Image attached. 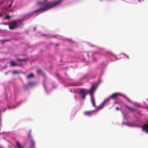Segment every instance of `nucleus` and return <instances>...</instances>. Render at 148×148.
<instances>
[{
	"instance_id": "obj_30",
	"label": "nucleus",
	"mask_w": 148,
	"mask_h": 148,
	"mask_svg": "<svg viewBox=\"0 0 148 148\" xmlns=\"http://www.w3.org/2000/svg\"><path fill=\"white\" fill-rule=\"evenodd\" d=\"M5 109H4V111H5Z\"/></svg>"
},
{
	"instance_id": "obj_4",
	"label": "nucleus",
	"mask_w": 148,
	"mask_h": 148,
	"mask_svg": "<svg viewBox=\"0 0 148 148\" xmlns=\"http://www.w3.org/2000/svg\"><path fill=\"white\" fill-rule=\"evenodd\" d=\"M88 92H86V90H85L83 89H81L79 91V93L81 95L82 98L83 99H85L86 96Z\"/></svg>"
},
{
	"instance_id": "obj_31",
	"label": "nucleus",
	"mask_w": 148,
	"mask_h": 148,
	"mask_svg": "<svg viewBox=\"0 0 148 148\" xmlns=\"http://www.w3.org/2000/svg\"><path fill=\"white\" fill-rule=\"evenodd\" d=\"M1 16V15H0V17Z\"/></svg>"
},
{
	"instance_id": "obj_20",
	"label": "nucleus",
	"mask_w": 148,
	"mask_h": 148,
	"mask_svg": "<svg viewBox=\"0 0 148 148\" xmlns=\"http://www.w3.org/2000/svg\"><path fill=\"white\" fill-rule=\"evenodd\" d=\"M23 21V20H21V19H19V20H18V21L17 22L21 23Z\"/></svg>"
},
{
	"instance_id": "obj_27",
	"label": "nucleus",
	"mask_w": 148,
	"mask_h": 148,
	"mask_svg": "<svg viewBox=\"0 0 148 148\" xmlns=\"http://www.w3.org/2000/svg\"><path fill=\"white\" fill-rule=\"evenodd\" d=\"M126 56L127 57L128 59H129V56Z\"/></svg>"
},
{
	"instance_id": "obj_10",
	"label": "nucleus",
	"mask_w": 148,
	"mask_h": 148,
	"mask_svg": "<svg viewBox=\"0 0 148 148\" xmlns=\"http://www.w3.org/2000/svg\"><path fill=\"white\" fill-rule=\"evenodd\" d=\"M10 65L11 66H14L17 65V64L15 62L12 61L10 63Z\"/></svg>"
},
{
	"instance_id": "obj_3",
	"label": "nucleus",
	"mask_w": 148,
	"mask_h": 148,
	"mask_svg": "<svg viewBox=\"0 0 148 148\" xmlns=\"http://www.w3.org/2000/svg\"><path fill=\"white\" fill-rule=\"evenodd\" d=\"M20 26L17 25V22L16 21H13L9 25V28L10 29H13Z\"/></svg>"
},
{
	"instance_id": "obj_25",
	"label": "nucleus",
	"mask_w": 148,
	"mask_h": 148,
	"mask_svg": "<svg viewBox=\"0 0 148 148\" xmlns=\"http://www.w3.org/2000/svg\"><path fill=\"white\" fill-rule=\"evenodd\" d=\"M116 110H118L119 109V108L118 107H116Z\"/></svg>"
},
{
	"instance_id": "obj_8",
	"label": "nucleus",
	"mask_w": 148,
	"mask_h": 148,
	"mask_svg": "<svg viewBox=\"0 0 148 148\" xmlns=\"http://www.w3.org/2000/svg\"><path fill=\"white\" fill-rule=\"evenodd\" d=\"M36 83L35 82H29L27 84V85L28 86H34Z\"/></svg>"
},
{
	"instance_id": "obj_7",
	"label": "nucleus",
	"mask_w": 148,
	"mask_h": 148,
	"mask_svg": "<svg viewBox=\"0 0 148 148\" xmlns=\"http://www.w3.org/2000/svg\"><path fill=\"white\" fill-rule=\"evenodd\" d=\"M93 111H87L84 112V114L87 116H90L92 114Z\"/></svg>"
},
{
	"instance_id": "obj_26",
	"label": "nucleus",
	"mask_w": 148,
	"mask_h": 148,
	"mask_svg": "<svg viewBox=\"0 0 148 148\" xmlns=\"http://www.w3.org/2000/svg\"><path fill=\"white\" fill-rule=\"evenodd\" d=\"M122 96L124 98H127L125 96H124V95H122Z\"/></svg>"
},
{
	"instance_id": "obj_29",
	"label": "nucleus",
	"mask_w": 148,
	"mask_h": 148,
	"mask_svg": "<svg viewBox=\"0 0 148 148\" xmlns=\"http://www.w3.org/2000/svg\"><path fill=\"white\" fill-rule=\"evenodd\" d=\"M4 25H7V24H6V23H4Z\"/></svg>"
},
{
	"instance_id": "obj_22",
	"label": "nucleus",
	"mask_w": 148,
	"mask_h": 148,
	"mask_svg": "<svg viewBox=\"0 0 148 148\" xmlns=\"http://www.w3.org/2000/svg\"><path fill=\"white\" fill-rule=\"evenodd\" d=\"M1 40L3 41L4 42H6L10 41L9 40H7V39H4L3 40Z\"/></svg>"
},
{
	"instance_id": "obj_18",
	"label": "nucleus",
	"mask_w": 148,
	"mask_h": 148,
	"mask_svg": "<svg viewBox=\"0 0 148 148\" xmlns=\"http://www.w3.org/2000/svg\"><path fill=\"white\" fill-rule=\"evenodd\" d=\"M12 16H10L9 15H7L4 18V19H8L11 18Z\"/></svg>"
},
{
	"instance_id": "obj_24",
	"label": "nucleus",
	"mask_w": 148,
	"mask_h": 148,
	"mask_svg": "<svg viewBox=\"0 0 148 148\" xmlns=\"http://www.w3.org/2000/svg\"><path fill=\"white\" fill-rule=\"evenodd\" d=\"M126 99H127V100L128 101H129V102H130V100L129 99H128V98L127 97V98H126Z\"/></svg>"
},
{
	"instance_id": "obj_1",
	"label": "nucleus",
	"mask_w": 148,
	"mask_h": 148,
	"mask_svg": "<svg viewBox=\"0 0 148 148\" xmlns=\"http://www.w3.org/2000/svg\"><path fill=\"white\" fill-rule=\"evenodd\" d=\"M61 2V1H56L53 2H47V0H44L43 1H38L37 2V3L39 5H42L43 7L36 10L34 12L29 14V15L31 16L35 13L38 12L42 13L47 11L57 5Z\"/></svg>"
},
{
	"instance_id": "obj_19",
	"label": "nucleus",
	"mask_w": 148,
	"mask_h": 148,
	"mask_svg": "<svg viewBox=\"0 0 148 148\" xmlns=\"http://www.w3.org/2000/svg\"><path fill=\"white\" fill-rule=\"evenodd\" d=\"M12 73L14 75L17 74H18V72L16 71H13V72H12Z\"/></svg>"
},
{
	"instance_id": "obj_15",
	"label": "nucleus",
	"mask_w": 148,
	"mask_h": 148,
	"mask_svg": "<svg viewBox=\"0 0 148 148\" xmlns=\"http://www.w3.org/2000/svg\"><path fill=\"white\" fill-rule=\"evenodd\" d=\"M16 145L17 147L18 148H23V147L20 144L19 142H17L16 143Z\"/></svg>"
},
{
	"instance_id": "obj_2",
	"label": "nucleus",
	"mask_w": 148,
	"mask_h": 148,
	"mask_svg": "<svg viewBox=\"0 0 148 148\" xmlns=\"http://www.w3.org/2000/svg\"><path fill=\"white\" fill-rule=\"evenodd\" d=\"M95 90V86L94 84H93L92 86H91L90 90H86V92H89V94L90 95L91 101L92 104L93 106L94 107H95L96 106L95 104V101L92 96V94L94 93Z\"/></svg>"
},
{
	"instance_id": "obj_6",
	"label": "nucleus",
	"mask_w": 148,
	"mask_h": 148,
	"mask_svg": "<svg viewBox=\"0 0 148 148\" xmlns=\"http://www.w3.org/2000/svg\"><path fill=\"white\" fill-rule=\"evenodd\" d=\"M142 128L147 133H148V125L144 124Z\"/></svg>"
},
{
	"instance_id": "obj_16",
	"label": "nucleus",
	"mask_w": 148,
	"mask_h": 148,
	"mask_svg": "<svg viewBox=\"0 0 148 148\" xmlns=\"http://www.w3.org/2000/svg\"><path fill=\"white\" fill-rule=\"evenodd\" d=\"M31 130H30V133L28 134V137L29 138V139L30 140H31V139H33L32 138L31 136Z\"/></svg>"
},
{
	"instance_id": "obj_21",
	"label": "nucleus",
	"mask_w": 148,
	"mask_h": 148,
	"mask_svg": "<svg viewBox=\"0 0 148 148\" xmlns=\"http://www.w3.org/2000/svg\"><path fill=\"white\" fill-rule=\"evenodd\" d=\"M12 2H13V1H11V3H10V5L8 7V8H10L11 6Z\"/></svg>"
},
{
	"instance_id": "obj_14",
	"label": "nucleus",
	"mask_w": 148,
	"mask_h": 148,
	"mask_svg": "<svg viewBox=\"0 0 148 148\" xmlns=\"http://www.w3.org/2000/svg\"><path fill=\"white\" fill-rule=\"evenodd\" d=\"M34 77V74L33 73H31L27 76V78H30L31 77Z\"/></svg>"
},
{
	"instance_id": "obj_23",
	"label": "nucleus",
	"mask_w": 148,
	"mask_h": 148,
	"mask_svg": "<svg viewBox=\"0 0 148 148\" xmlns=\"http://www.w3.org/2000/svg\"><path fill=\"white\" fill-rule=\"evenodd\" d=\"M110 99V98H108L107 99H106V101H104L103 102V103H105L106 101H107L108 100H109Z\"/></svg>"
},
{
	"instance_id": "obj_17",
	"label": "nucleus",
	"mask_w": 148,
	"mask_h": 148,
	"mask_svg": "<svg viewBox=\"0 0 148 148\" xmlns=\"http://www.w3.org/2000/svg\"><path fill=\"white\" fill-rule=\"evenodd\" d=\"M37 73L38 74H41L42 75L43 74V72L40 69H38L37 70Z\"/></svg>"
},
{
	"instance_id": "obj_5",
	"label": "nucleus",
	"mask_w": 148,
	"mask_h": 148,
	"mask_svg": "<svg viewBox=\"0 0 148 148\" xmlns=\"http://www.w3.org/2000/svg\"><path fill=\"white\" fill-rule=\"evenodd\" d=\"M120 96H122L121 93H115L111 95L110 96V98L113 99H116L118 97Z\"/></svg>"
},
{
	"instance_id": "obj_28",
	"label": "nucleus",
	"mask_w": 148,
	"mask_h": 148,
	"mask_svg": "<svg viewBox=\"0 0 148 148\" xmlns=\"http://www.w3.org/2000/svg\"><path fill=\"white\" fill-rule=\"evenodd\" d=\"M8 109H11V108H10V107H9V106L8 107Z\"/></svg>"
},
{
	"instance_id": "obj_9",
	"label": "nucleus",
	"mask_w": 148,
	"mask_h": 148,
	"mask_svg": "<svg viewBox=\"0 0 148 148\" xmlns=\"http://www.w3.org/2000/svg\"><path fill=\"white\" fill-rule=\"evenodd\" d=\"M31 142V145L30 148L34 147L35 146V143L33 139H31L30 140Z\"/></svg>"
},
{
	"instance_id": "obj_13",
	"label": "nucleus",
	"mask_w": 148,
	"mask_h": 148,
	"mask_svg": "<svg viewBox=\"0 0 148 148\" xmlns=\"http://www.w3.org/2000/svg\"><path fill=\"white\" fill-rule=\"evenodd\" d=\"M16 60L18 61H26L27 59L25 58L23 59H17Z\"/></svg>"
},
{
	"instance_id": "obj_11",
	"label": "nucleus",
	"mask_w": 148,
	"mask_h": 148,
	"mask_svg": "<svg viewBox=\"0 0 148 148\" xmlns=\"http://www.w3.org/2000/svg\"><path fill=\"white\" fill-rule=\"evenodd\" d=\"M104 107V105L103 104H100L98 107L97 108V110H99L100 109H101Z\"/></svg>"
},
{
	"instance_id": "obj_12",
	"label": "nucleus",
	"mask_w": 148,
	"mask_h": 148,
	"mask_svg": "<svg viewBox=\"0 0 148 148\" xmlns=\"http://www.w3.org/2000/svg\"><path fill=\"white\" fill-rule=\"evenodd\" d=\"M126 107L128 108L131 111H133L134 112H135L136 111V110L134 109V108H132L131 107H130L128 106L127 105H125Z\"/></svg>"
}]
</instances>
